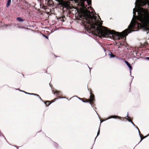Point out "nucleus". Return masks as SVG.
I'll return each mask as SVG.
<instances>
[{
	"label": "nucleus",
	"mask_w": 149,
	"mask_h": 149,
	"mask_svg": "<svg viewBox=\"0 0 149 149\" xmlns=\"http://www.w3.org/2000/svg\"><path fill=\"white\" fill-rule=\"evenodd\" d=\"M125 62L130 69V73L131 75V70H132V67L127 61H125Z\"/></svg>",
	"instance_id": "obj_1"
},
{
	"label": "nucleus",
	"mask_w": 149,
	"mask_h": 149,
	"mask_svg": "<svg viewBox=\"0 0 149 149\" xmlns=\"http://www.w3.org/2000/svg\"><path fill=\"white\" fill-rule=\"evenodd\" d=\"M90 99L88 101H87L86 102H92L93 100V97H94V95H93L91 94L90 95Z\"/></svg>",
	"instance_id": "obj_2"
},
{
	"label": "nucleus",
	"mask_w": 149,
	"mask_h": 149,
	"mask_svg": "<svg viewBox=\"0 0 149 149\" xmlns=\"http://www.w3.org/2000/svg\"><path fill=\"white\" fill-rule=\"evenodd\" d=\"M121 118V117L120 116H111L110 117H109L108 118H107V119L106 120H107L108 119H110V118Z\"/></svg>",
	"instance_id": "obj_3"
},
{
	"label": "nucleus",
	"mask_w": 149,
	"mask_h": 149,
	"mask_svg": "<svg viewBox=\"0 0 149 149\" xmlns=\"http://www.w3.org/2000/svg\"><path fill=\"white\" fill-rule=\"evenodd\" d=\"M17 20L19 22H23L24 21V20L22 18L20 17H17L16 18Z\"/></svg>",
	"instance_id": "obj_4"
},
{
	"label": "nucleus",
	"mask_w": 149,
	"mask_h": 149,
	"mask_svg": "<svg viewBox=\"0 0 149 149\" xmlns=\"http://www.w3.org/2000/svg\"><path fill=\"white\" fill-rule=\"evenodd\" d=\"M11 0H8V1H7L6 5V6L7 7H8L10 6L11 2Z\"/></svg>",
	"instance_id": "obj_5"
},
{
	"label": "nucleus",
	"mask_w": 149,
	"mask_h": 149,
	"mask_svg": "<svg viewBox=\"0 0 149 149\" xmlns=\"http://www.w3.org/2000/svg\"><path fill=\"white\" fill-rule=\"evenodd\" d=\"M109 55L111 56V58H114L115 56V55L112 54V53L111 52H110L109 53Z\"/></svg>",
	"instance_id": "obj_6"
},
{
	"label": "nucleus",
	"mask_w": 149,
	"mask_h": 149,
	"mask_svg": "<svg viewBox=\"0 0 149 149\" xmlns=\"http://www.w3.org/2000/svg\"><path fill=\"white\" fill-rule=\"evenodd\" d=\"M100 129H99V128L98 130V131L97 133V136L96 137V138H95V139H96V138L97 137L98 135H99V134H100Z\"/></svg>",
	"instance_id": "obj_7"
},
{
	"label": "nucleus",
	"mask_w": 149,
	"mask_h": 149,
	"mask_svg": "<svg viewBox=\"0 0 149 149\" xmlns=\"http://www.w3.org/2000/svg\"><path fill=\"white\" fill-rule=\"evenodd\" d=\"M38 96H36L38 97V98H39V99L41 101H42V102H43V101L42 100V99L39 96V95H38Z\"/></svg>",
	"instance_id": "obj_8"
},
{
	"label": "nucleus",
	"mask_w": 149,
	"mask_h": 149,
	"mask_svg": "<svg viewBox=\"0 0 149 149\" xmlns=\"http://www.w3.org/2000/svg\"><path fill=\"white\" fill-rule=\"evenodd\" d=\"M30 95H34L36 96H38V94H34V93H30Z\"/></svg>",
	"instance_id": "obj_9"
},
{
	"label": "nucleus",
	"mask_w": 149,
	"mask_h": 149,
	"mask_svg": "<svg viewBox=\"0 0 149 149\" xmlns=\"http://www.w3.org/2000/svg\"><path fill=\"white\" fill-rule=\"evenodd\" d=\"M20 91H22V92H24L26 94H29V95H30V93H27L26 92H24V91H21V90H20Z\"/></svg>",
	"instance_id": "obj_10"
},
{
	"label": "nucleus",
	"mask_w": 149,
	"mask_h": 149,
	"mask_svg": "<svg viewBox=\"0 0 149 149\" xmlns=\"http://www.w3.org/2000/svg\"><path fill=\"white\" fill-rule=\"evenodd\" d=\"M140 135V138H141V140H140V142L143 139L145 138L146 137H146H144V138H142V137H141V136L140 135Z\"/></svg>",
	"instance_id": "obj_11"
},
{
	"label": "nucleus",
	"mask_w": 149,
	"mask_h": 149,
	"mask_svg": "<svg viewBox=\"0 0 149 149\" xmlns=\"http://www.w3.org/2000/svg\"><path fill=\"white\" fill-rule=\"evenodd\" d=\"M136 128V129H137L138 130V132H139V135H140V132H139V128H138V127H137V126H136L135 127Z\"/></svg>",
	"instance_id": "obj_12"
},
{
	"label": "nucleus",
	"mask_w": 149,
	"mask_h": 149,
	"mask_svg": "<svg viewBox=\"0 0 149 149\" xmlns=\"http://www.w3.org/2000/svg\"><path fill=\"white\" fill-rule=\"evenodd\" d=\"M43 36L44 37H45L47 39H48V36H45V35H43Z\"/></svg>",
	"instance_id": "obj_13"
},
{
	"label": "nucleus",
	"mask_w": 149,
	"mask_h": 149,
	"mask_svg": "<svg viewBox=\"0 0 149 149\" xmlns=\"http://www.w3.org/2000/svg\"><path fill=\"white\" fill-rule=\"evenodd\" d=\"M74 97H77L80 100H82V99L81 98L78 97L77 96H74Z\"/></svg>",
	"instance_id": "obj_14"
},
{
	"label": "nucleus",
	"mask_w": 149,
	"mask_h": 149,
	"mask_svg": "<svg viewBox=\"0 0 149 149\" xmlns=\"http://www.w3.org/2000/svg\"><path fill=\"white\" fill-rule=\"evenodd\" d=\"M131 123L132 124V125L134 126L135 127V125L134 124V123L132 122V121H131Z\"/></svg>",
	"instance_id": "obj_15"
},
{
	"label": "nucleus",
	"mask_w": 149,
	"mask_h": 149,
	"mask_svg": "<svg viewBox=\"0 0 149 149\" xmlns=\"http://www.w3.org/2000/svg\"><path fill=\"white\" fill-rule=\"evenodd\" d=\"M126 119L129 122H131V120L130 119H128L127 118H126Z\"/></svg>",
	"instance_id": "obj_16"
},
{
	"label": "nucleus",
	"mask_w": 149,
	"mask_h": 149,
	"mask_svg": "<svg viewBox=\"0 0 149 149\" xmlns=\"http://www.w3.org/2000/svg\"><path fill=\"white\" fill-rule=\"evenodd\" d=\"M63 17H61L60 19H61V21L62 20V19H63Z\"/></svg>",
	"instance_id": "obj_17"
},
{
	"label": "nucleus",
	"mask_w": 149,
	"mask_h": 149,
	"mask_svg": "<svg viewBox=\"0 0 149 149\" xmlns=\"http://www.w3.org/2000/svg\"><path fill=\"white\" fill-rule=\"evenodd\" d=\"M87 66H88V68L89 69V70H90V72H91V71H90V69H91V68H89V66H88V65H87Z\"/></svg>",
	"instance_id": "obj_18"
},
{
	"label": "nucleus",
	"mask_w": 149,
	"mask_h": 149,
	"mask_svg": "<svg viewBox=\"0 0 149 149\" xmlns=\"http://www.w3.org/2000/svg\"><path fill=\"white\" fill-rule=\"evenodd\" d=\"M146 58L147 59H148V60H149V57H146Z\"/></svg>",
	"instance_id": "obj_19"
},
{
	"label": "nucleus",
	"mask_w": 149,
	"mask_h": 149,
	"mask_svg": "<svg viewBox=\"0 0 149 149\" xmlns=\"http://www.w3.org/2000/svg\"><path fill=\"white\" fill-rule=\"evenodd\" d=\"M58 93V92L57 91H56V92H55L54 93V94H55V93Z\"/></svg>",
	"instance_id": "obj_20"
},
{
	"label": "nucleus",
	"mask_w": 149,
	"mask_h": 149,
	"mask_svg": "<svg viewBox=\"0 0 149 149\" xmlns=\"http://www.w3.org/2000/svg\"><path fill=\"white\" fill-rule=\"evenodd\" d=\"M82 102L84 103H85L86 102L85 101L83 100H82Z\"/></svg>",
	"instance_id": "obj_21"
},
{
	"label": "nucleus",
	"mask_w": 149,
	"mask_h": 149,
	"mask_svg": "<svg viewBox=\"0 0 149 149\" xmlns=\"http://www.w3.org/2000/svg\"><path fill=\"white\" fill-rule=\"evenodd\" d=\"M126 117H128V113H127V115Z\"/></svg>",
	"instance_id": "obj_22"
},
{
	"label": "nucleus",
	"mask_w": 149,
	"mask_h": 149,
	"mask_svg": "<svg viewBox=\"0 0 149 149\" xmlns=\"http://www.w3.org/2000/svg\"><path fill=\"white\" fill-rule=\"evenodd\" d=\"M64 98V99H67V98H65V97H63V98Z\"/></svg>",
	"instance_id": "obj_23"
},
{
	"label": "nucleus",
	"mask_w": 149,
	"mask_h": 149,
	"mask_svg": "<svg viewBox=\"0 0 149 149\" xmlns=\"http://www.w3.org/2000/svg\"><path fill=\"white\" fill-rule=\"evenodd\" d=\"M1 136L3 138H4V139H5V138H4V137L3 136Z\"/></svg>",
	"instance_id": "obj_24"
},
{
	"label": "nucleus",
	"mask_w": 149,
	"mask_h": 149,
	"mask_svg": "<svg viewBox=\"0 0 149 149\" xmlns=\"http://www.w3.org/2000/svg\"><path fill=\"white\" fill-rule=\"evenodd\" d=\"M49 102H50V101H47V102L49 103Z\"/></svg>",
	"instance_id": "obj_25"
},
{
	"label": "nucleus",
	"mask_w": 149,
	"mask_h": 149,
	"mask_svg": "<svg viewBox=\"0 0 149 149\" xmlns=\"http://www.w3.org/2000/svg\"><path fill=\"white\" fill-rule=\"evenodd\" d=\"M54 143V144H55L56 145H57V144L56 143Z\"/></svg>",
	"instance_id": "obj_26"
},
{
	"label": "nucleus",
	"mask_w": 149,
	"mask_h": 149,
	"mask_svg": "<svg viewBox=\"0 0 149 149\" xmlns=\"http://www.w3.org/2000/svg\"><path fill=\"white\" fill-rule=\"evenodd\" d=\"M131 76L132 77V79H133L134 78V77L133 76Z\"/></svg>",
	"instance_id": "obj_27"
},
{
	"label": "nucleus",
	"mask_w": 149,
	"mask_h": 149,
	"mask_svg": "<svg viewBox=\"0 0 149 149\" xmlns=\"http://www.w3.org/2000/svg\"><path fill=\"white\" fill-rule=\"evenodd\" d=\"M19 27V28H21V27ZM21 28H24L23 27H21Z\"/></svg>",
	"instance_id": "obj_28"
},
{
	"label": "nucleus",
	"mask_w": 149,
	"mask_h": 149,
	"mask_svg": "<svg viewBox=\"0 0 149 149\" xmlns=\"http://www.w3.org/2000/svg\"><path fill=\"white\" fill-rule=\"evenodd\" d=\"M105 120H103L102 122H101V123H102V122H103V121H105Z\"/></svg>",
	"instance_id": "obj_29"
},
{
	"label": "nucleus",
	"mask_w": 149,
	"mask_h": 149,
	"mask_svg": "<svg viewBox=\"0 0 149 149\" xmlns=\"http://www.w3.org/2000/svg\"><path fill=\"white\" fill-rule=\"evenodd\" d=\"M50 104H51V103H49V104L48 105H49Z\"/></svg>",
	"instance_id": "obj_30"
}]
</instances>
